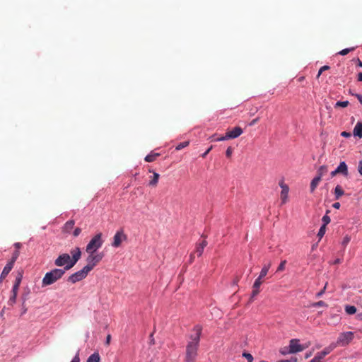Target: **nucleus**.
I'll list each match as a JSON object with an SVG mask.
<instances>
[{
  "label": "nucleus",
  "mask_w": 362,
  "mask_h": 362,
  "mask_svg": "<svg viewBox=\"0 0 362 362\" xmlns=\"http://www.w3.org/2000/svg\"><path fill=\"white\" fill-rule=\"evenodd\" d=\"M193 334L189 337V341L186 346L185 362H195L197 351L199 346L200 337L202 332V327L197 325L192 329Z\"/></svg>",
  "instance_id": "f257e3e1"
},
{
  "label": "nucleus",
  "mask_w": 362,
  "mask_h": 362,
  "mask_svg": "<svg viewBox=\"0 0 362 362\" xmlns=\"http://www.w3.org/2000/svg\"><path fill=\"white\" fill-rule=\"evenodd\" d=\"M65 274L64 269H54L47 272L42 281V286H47L53 284L59 280Z\"/></svg>",
  "instance_id": "f03ea898"
},
{
  "label": "nucleus",
  "mask_w": 362,
  "mask_h": 362,
  "mask_svg": "<svg viewBox=\"0 0 362 362\" xmlns=\"http://www.w3.org/2000/svg\"><path fill=\"white\" fill-rule=\"evenodd\" d=\"M103 241L102 240V233L96 234L86 245V251L87 253L96 252L97 250L100 248L103 245Z\"/></svg>",
  "instance_id": "7ed1b4c3"
},
{
  "label": "nucleus",
  "mask_w": 362,
  "mask_h": 362,
  "mask_svg": "<svg viewBox=\"0 0 362 362\" xmlns=\"http://www.w3.org/2000/svg\"><path fill=\"white\" fill-rule=\"evenodd\" d=\"M103 253L93 252L88 253L86 259L87 264L84 267L89 272L95 267L103 258Z\"/></svg>",
  "instance_id": "20e7f679"
},
{
  "label": "nucleus",
  "mask_w": 362,
  "mask_h": 362,
  "mask_svg": "<svg viewBox=\"0 0 362 362\" xmlns=\"http://www.w3.org/2000/svg\"><path fill=\"white\" fill-rule=\"evenodd\" d=\"M54 264L57 267L64 266L63 269H64L65 272L74 266V264H71V257L67 253H63L59 255V257L54 260Z\"/></svg>",
  "instance_id": "39448f33"
},
{
  "label": "nucleus",
  "mask_w": 362,
  "mask_h": 362,
  "mask_svg": "<svg viewBox=\"0 0 362 362\" xmlns=\"http://www.w3.org/2000/svg\"><path fill=\"white\" fill-rule=\"evenodd\" d=\"M354 333L353 332H345L339 334L337 341V345L345 346L354 339Z\"/></svg>",
  "instance_id": "423d86ee"
},
{
  "label": "nucleus",
  "mask_w": 362,
  "mask_h": 362,
  "mask_svg": "<svg viewBox=\"0 0 362 362\" xmlns=\"http://www.w3.org/2000/svg\"><path fill=\"white\" fill-rule=\"evenodd\" d=\"M243 131L241 127H235L230 131H228L225 136L219 137L216 139V141H225L232 139H235L240 136L243 134Z\"/></svg>",
  "instance_id": "0eeeda50"
},
{
  "label": "nucleus",
  "mask_w": 362,
  "mask_h": 362,
  "mask_svg": "<svg viewBox=\"0 0 362 362\" xmlns=\"http://www.w3.org/2000/svg\"><path fill=\"white\" fill-rule=\"evenodd\" d=\"M272 266V262H269L267 264H264L259 276L255 279L252 287H260L263 283V279L268 274L269 269Z\"/></svg>",
  "instance_id": "6e6552de"
},
{
  "label": "nucleus",
  "mask_w": 362,
  "mask_h": 362,
  "mask_svg": "<svg viewBox=\"0 0 362 362\" xmlns=\"http://www.w3.org/2000/svg\"><path fill=\"white\" fill-rule=\"evenodd\" d=\"M89 272L86 269L85 267H83L82 269L74 273L71 276H69L68 281H70L72 284H75L79 281H81L82 279H85Z\"/></svg>",
  "instance_id": "1a4fd4ad"
},
{
  "label": "nucleus",
  "mask_w": 362,
  "mask_h": 362,
  "mask_svg": "<svg viewBox=\"0 0 362 362\" xmlns=\"http://www.w3.org/2000/svg\"><path fill=\"white\" fill-rule=\"evenodd\" d=\"M127 239V236L124 234L123 230H118L114 235L112 245L115 247H118L120 246L122 242Z\"/></svg>",
  "instance_id": "9d476101"
},
{
  "label": "nucleus",
  "mask_w": 362,
  "mask_h": 362,
  "mask_svg": "<svg viewBox=\"0 0 362 362\" xmlns=\"http://www.w3.org/2000/svg\"><path fill=\"white\" fill-rule=\"evenodd\" d=\"M305 349V347L299 344V340L297 339H293L289 343V354H295L300 352Z\"/></svg>",
  "instance_id": "9b49d317"
},
{
  "label": "nucleus",
  "mask_w": 362,
  "mask_h": 362,
  "mask_svg": "<svg viewBox=\"0 0 362 362\" xmlns=\"http://www.w3.org/2000/svg\"><path fill=\"white\" fill-rule=\"evenodd\" d=\"M279 186L281 188V204H284L286 203V202L288 200L289 187L286 184L284 183V181H281L279 182Z\"/></svg>",
  "instance_id": "f8f14e48"
},
{
  "label": "nucleus",
  "mask_w": 362,
  "mask_h": 362,
  "mask_svg": "<svg viewBox=\"0 0 362 362\" xmlns=\"http://www.w3.org/2000/svg\"><path fill=\"white\" fill-rule=\"evenodd\" d=\"M337 347V344H332L329 346L325 347L321 352H319L316 354L315 357L318 358L320 361L327 354H329L334 349Z\"/></svg>",
  "instance_id": "ddd939ff"
},
{
  "label": "nucleus",
  "mask_w": 362,
  "mask_h": 362,
  "mask_svg": "<svg viewBox=\"0 0 362 362\" xmlns=\"http://www.w3.org/2000/svg\"><path fill=\"white\" fill-rule=\"evenodd\" d=\"M70 253L71 255V264H76V262L80 259L81 257V249L78 247L72 249L71 251H70Z\"/></svg>",
  "instance_id": "4468645a"
},
{
  "label": "nucleus",
  "mask_w": 362,
  "mask_h": 362,
  "mask_svg": "<svg viewBox=\"0 0 362 362\" xmlns=\"http://www.w3.org/2000/svg\"><path fill=\"white\" fill-rule=\"evenodd\" d=\"M207 241L206 240H202L201 242L197 243L196 245V250L194 251V253L197 255L198 257H201L204 249L207 245Z\"/></svg>",
  "instance_id": "2eb2a0df"
},
{
  "label": "nucleus",
  "mask_w": 362,
  "mask_h": 362,
  "mask_svg": "<svg viewBox=\"0 0 362 362\" xmlns=\"http://www.w3.org/2000/svg\"><path fill=\"white\" fill-rule=\"evenodd\" d=\"M338 174H341L344 176L348 175V167L344 161L339 163V166L336 168Z\"/></svg>",
  "instance_id": "dca6fc26"
},
{
  "label": "nucleus",
  "mask_w": 362,
  "mask_h": 362,
  "mask_svg": "<svg viewBox=\"0 0 362 362\" xmlns=\"http://www.w3.org/2000/svg\"><path fill=\"white\" fill-rule=\"evenodd\" d=\"M23 279V272H18L15 279L14 284L13 286L12 290L18 291L20 284L21 283Z\"/></svg>",
  "instance_id": "f3484780"
},
{
  "label": "nucleus",
  "mask_w": 362,
  "mask_h": 362,
  "mask_svg": "<svg viewBox=\"0 0 362 362\" xmlns=\"http://www.w3.org/2000/svg\"><path fill=\"white\" fill-rule=\"evenodd\" d=\"M353 134L355 136L362 138V122H358L354 128Z\"/></svg>",
  "instance_id": "a211bd4d"
},
{
  "label": "nucleus",
  "mask_w": 362,
  "mask_h": 362,
  "mask_svg": "<svg viewBox=\"0 0 362 362\" xmlns=\"http://www.w3.org/2000/svg\"><path fill=\"white\" fill-rule=\"evenodd\" d=\"M13 267V266H12L11 264H8V263L6 264V265L4 267L3 271L1 274L0 282L6 277V276L11 271Z\"/></svg>",
  "instance_id": "6ab92c4d"
},
{
  "label": "nucleus",
  "mask_w": 362,
  "mask_h": 362,
  "mask_svg": "<svg viewBox=\"0 0 362 362\" xmlns=\"http://www.w3.org/2000/svg\"><path fill=\"white\" fill-rule=\"evenodd\" d=\"M150 173H153V175L149 181L148 185L152 187H156L158 182L160 175L157 173L153 172L151 170H149Z\"/></svg>",
  "instance_id": "aec40b11"
},
{
  "label": "nucleus",
  "mask_w": 362,
  "mask_h": 362,
  "mask_svg": "<svg viewBox=\"0 0 362 362\" xmlns=\"http://www.w3.org/2000/svg\"><path fill=\"white\" fill-rule=\"evenodd\" d=\"M321 179L322 178H320V177H317V176H316L315 177H314L313 179V180L310 182V192H313L315 191V189L319 185L320 182L321 181Z\"/></svg>",
  "instance_id": "412c9836"
},
{
  "label": "nucleus",
  "mask_w": 362,
  "mask_h": 362,
  "mask_svg": "<svg viewBox=\"0 0 362 362\" xmlns=\"http://www.w3.org/2000/svg\"><path fill=\"white\" fill-rule=\"evenodd\" d=\"M18 291L11 290V296L8 300V304L11 306H13L16 302Z\"/></svg>",
  "instance_id": "4be33fe9"
},
{
  "label": "nucleus",
  "mask_w": 362,
  "mask_h": 362,
  "mask_svg": "<svg viewBox=\"0 0 362 362\" xmlns=\"http://www.w3.org/2000/svg\"><path fill=\"white\" fill-rule=\"evenodd\" d=\"M100 356L98 352L91 354L87 359V362H100Z\"/></svg>",
  "instance_id": "5701e85b"
},
{
  "label": "nucleus",
  "mask_w": 362,
  "mask_h": 362,
  "mask_svg": "<svg viewBox=\"0 0 362 362\" xmlns=\"http://www.w3.org/2000/svg\"><path fill=\"white\" fill-rule=\"evenodd\" d=\"M344 194V191L343 190L341 187L339 185H337L334 189L335 199H339Z\"/></svg>",
  "instance_id": "b1692460"
},
{
  "label": "nucleus",
  "mask_w": 362,
  "mask_h": 362,
  "mask_svg": "<svg viewBox=\"0 0 362 362\" xmlns=\"http://www.w3.org/2000/svg\"><path fill=\"white\" fill-rule=\"evenodd\" d=\"M159 156H160V153H150V154L147 155V156L145 157L144 160H145V161L148 162V163H150V162H153V161H154V160L156 159V158H157V157H158Z\"/></svg>",
  "instance_id": "393cba45"
},
{
  "label": "nucleus",
  "mask_w": 362,
  "mask_h": 362,
  "mask_svg": "<svg viewBox=\"0 0 362 362\" xmlns=\"http://www.w3.org/2000/svg\"><path fill=\"white\" fill-rule=\"evenodd\" d=\"M328 172L327 166L326 165H322L320 167V168L317 170V177H322L325 175Z\"/></svg>",
  "instance_id": "a878e982"
},
{
  "label": "nucleus",
  "mask_w": 362,
  "mask_h": 362,
  "mask_svg": "<svg viewBox=\"0 0 362 362\" xmlns=\"http://www.w3.org/2000/svg\"><path fill=\"white\" fill-rule=\"evenodd\" d=\"M75 222L73 220L68 221L64 225L66 232H69L74 226Z\"/></svg>",
  "instance_id": "bb28decb"
},
{
  "label": "nucleus",
  "mask_w": 362,
  "mask_h": 362,
  "mask_svg": "<svg viewBox=\"0 0 362 362\" xmlns=\"http://www.w3.org/2000/svg\"><path fill=\"white\" fill-rule=\"evenodd\" d=\"M345 311L348 315H354L356 313V308L354 305H346Z\"/></svg>",
  "instance_id": "cd10ccee"
},
{
  "label": "nucleus",
  "mask_w": 362,
  "mask_h": 362,
  "mask_svg": "<svg viewBox=\"0 0 362 362\" xmlns=\"http://www.w3.org/2000/svg\"><path fill=\"white\" fill-rule=\"evenodd\" d=\"M19 254H20V252L19 250H15L13 253V255H12V257H11V259L10 260V262H8V264H11L12 266L14 265V263L16 261V259H18V256H19Z\"/></svg>",
  "instance_id": "c85d7f7f"
},
{
  "label": "nucleus",
  "mask_w": 362,
  "mask_h": 362,
  "mask_svg": "<svg viewBox=\"0 0 362 362\" xmlns=\"http://www.w3.org/2000/svg\"><path fill=\"white\" fill-rule=\"evenodd\" d=\"M349 101H338L336 103V104L334 105V107L335 108H337V107H346L349 105Z\"/></svg>",
  "instance_id": "c756f323"
},
{
  "label": "nucleus",
  "mask_w": 362,
  "mask_h": 362,
  "mask_svg": "<svg viewBox=\"0 0 362 362\" xmlns=\"http://www.w3.org/2000/svg\"><path fill=\"white\" fill-rule=\"evenodd\" d=\"M328 305L323 300L312 303L310 307H327Z\"/></svg>",
  "instance_id": "7c9ffc66"
},
{
  "label": "nucleus",
  "mask_w": 362,
  "mask_h": 362,
  "mask_svg": "<svg viewBox=\"0 0 362 362\" xmlns=\"http://www.w3.org/2000/svg\"><path fill=\"white\" fill-rule=\"evenodd\" d=\"M325 231H326V226L325 225H322L319 231H318V233H317V236L319 237L320 239H321L323 235H325Z\"/></svg>",
  "instance_id": "2f4dec72"
},
{
  "label": "nucleus",
  "mask_w": 362,
  "mask_h": 362,
  "mask_svg": "<svg viewBox=\"0 0 362 362\" xmlns=\"http://www.w3.org/2000/svg\"><path fill=\"white\" fill-rule=\"evenodd\" d=\"M354 47H351V48H346V49H344L342 50H341L340 52H338L339 54L340 55H346L347 54H349L350 52L354 50Z\"/></svg>",
  "instance_id": "473e14b6"
},
{
  "label": "nucleus",
  "mask_w": 362,
  "mask_h": 362,
  "mask_svg": "<svg viewBox=\"0 0 362 362\" xmlns=\"http://www.w3.org/2000/svg\"><path fill=\"white\" fill-rule=\"evenodd\" d=\"M329 212V211H327V214H328ZM322 222H323V225H325V226L329 224L330 223V217L329 216H327V214L325 215L323 217H322Z\"/></svg>",
  "instance_id": "72a5a7b5"
},
{
  "label": "nucleus",
  "mask_w": 362,
  "mask_h": 362,
  "mask_svg": "<svg viewBox=\"0 0 362 362\" xmlns=\"http://www.w3.org/2000/svg\"><path fill=\"white\" fill-rule=\"evenodd\" d=\"M286 264V260H283L281 262L280 264L279 265L276 272H282L285 269V266Z\"/></svg>",
  "instance_id": "f704fd0d"
},
{
  "label": "nucleus",
  "mask_w": 362,
  "mask_h": 362,
  "mask_svg": "<svg viewBox=\"0 0 362 362\" xmlns=\"http://www.w3.org/2000/svg\"><path fill=\"white\" fill-rule=\"evenodd\" d=\"M189 145V142L188 141H184V142H182V143H180L177 146H176V150H181L184 148H185L186 146H187Z\"/></svg>",
  "instance_id": "c9c22d12"
},
{
  "label": "nucleus",
  "mask_w": 362,
  "mask_h": 362,
  "mask_svg": "<svg viewBox=\"0 0 362 362\" xmlns=\"http://www.w3.org/2000/svg\"><path fill=\"white\" fill-rule=\"evenodd\" d=\"M243 356L245 357L247 360V362H252V361H253L252 356L249 353L244 352L243 354Z\"/></svg>",
  "instance_id": "e433bc0d"
},
{
  "label": "nucleus",
  "mask_w": 362,
  "mask_h": 362,
  "mask_svg": "<svg viewBox=\"0 0 362 362\" xmlns=\"http://www.w3.org/2000/svg\"><path fill=\"white\" fill-rule=\"evenodd\" d=\"M351 240V238L349 235H346L341 242L343 246L346 247Z\"/></svg>",
  "instance_id": "4c0bfd02"
},
{
  "label": "nucleus",
  "mask_w": 362,
  "mask_h": 362,
  "mask_svg": "<svg viewBox=\"0 0 362 362\" xmlns=\"http://www.w3.org/2000/svg\"><path fill=\"white\" fill-rule=\"evenodd\" d=\"M259 288L260 287H253V290H252V296H251V299L252 298H254L255 296H256L259 293V291H260Z\"/></svg>",
  "instance_id": "58836bf2"
},
{
  "label": "nucleus",
  "mask_w": 362,
  "mask_h": 362,
  "mask_svg": "<svg viewBox=\"0 0 362 362\" xmlns=\"http://www.w3.org/2000/svg\"><path fill=\"white\" fill-rule=\"evenodd\" d=\"M329 69V66H327V65H325V66H322V67L320 69L319 71H318V74H317V77H319V76L322 74V73L323 71H326V70H328Z\"/></svg>",
  "instance_id": "ea45409f"
},
{
  "label": "nucleus",
  "mask_w": 362,
  "mask_h": 362,
  "mask_svg": "<svg viewBox=\"0 0 362 362\" xmlns=\"http://www.w3.org/2000/svg\"><path fill=\"white\" fill-rule=\"evenodd\" d=\"M327 283L325 284L324 288L320 291L318 292L317 294H316V297L317 298H320L321 297L325 292V290L327 288Z\"/></svg>",
  "instance_id": "a19ab883"
},
{
  "label": "nucleus",
  "mask_w": 362,
  "mask_h": 362,
  "mask_svg": "<svg viewBox=\"0 0 362 362\" xmlns=\"http://www.w3.org/2000/svg\"><path fill=\"white\" fill-rule=\"evenodd\" d=\"M233 153V148L229 146L228 147L226 151V155L228 158H230L231 157V155Z\"/></svg>",
  "instance_id": "79ce46f5"
},
{
  "label": "nucleus",
  "mask_w": 362,
  "mask_h": 362,
  "mask_svg": "<svg viewBox=\"0 0 362 362\" xmlns=\"http://www.w3.org/2000/svg\"><path fill=\"white\" fill-rule=\"evenodd\" d=\"M81 233V229L80 228H76L74 230L73 235H74V237H77L78 235H79V234Z\"/></svg>",
  "instance_id": "37998d69"
},
{
  "label": "nucleus",
  "mask_w": 362,
  "mask_h": 362,
  "mask_svg": "<svg viewBox=\"0 0 362 362\" xmlns=\"http://www.w3.org/2000/svg\"><path fill=\"white\" fill-rule=\"evenodd\" d=\"M71 362H80V358H79V353L78 351L76 354V356L74 357L72 361Z\"/></svg>",
  "instance_id": "c03bdc74"
},
{
  "label": "nucleus",
  "mask_w": 362,
  "mask_h": 362,
  "mask_svg": "<svg viewBox=\"0 0 362 362\" xmlns=\"http://www.w3.org/2000/svg\"><path fill=\"white\" fill-rule=\"evenodd\" d=\"M341 136H344V137H346V138H349L351 136V133L350 132H342L341 133Z\"/></svg>",
  "instance_id": "a18cd8bd"
},
{
  "label": "nucleus",
  "mask_w": 362,
  "mask_h": 362,
  "mask_svg": "<svg viewBox=\"0 0 362 362\" xmlns=\"http://www.w3.org/2000/svg\"><path fill=\"white\" fill-rule=\"evenodd\" d=\"M278 362H297V358H292L290 360H281V361H279Z\"/></svg>",
  "instance_id": "49530a36"
},
{
  "label": "nucleus",
  "mask_w": 362,
  "mask_h": 362,
  "mask_svg": "<svg viewBox=\"0 0 362 362\" xmlns=\"http://www.w3.org/2000/svg\"><path fill=\"white\" fill-rule=\"evenodd\" d=\"M22 244L21 243H16L14 244V247L16 248V250H19V249L21 247Z\"/></svg>",
  "instance_id": "de8ad7c7"
},
{
  "label": "nucleus",
  "mask_w": 362,
  "mask_h": 362,
  "mask_svg": "<svg viewBox=\"0 0 362 362\" xmlns=\"http://www.w3.org/2000/svg\"><path fill=\"white\" fill-rule=\"evenodd\" d=\"M212 149V146L209 147L203 154H202V157L203 158H205L206 156L210 152V151Z\"/></svg>",
  "instance_id": "09e8293b"
},
{
  "label": "nucleus",
  "mask_w": 362,
  "mask_h": 362,
  "mask_svg": "<svg viewBox=\"0 0 362 362\" xmlns=\"http://www.w3.org/2000/svg\"><path fill=\"white\" fill-rule=\"evenodd\" d=\"M358 172L362 175V160H361L358 163Z\"/></svg>",
  "instance_id": "8fccbe9b"
},
{
  "label": "nucleus",
  "mask_w": 362,
  "mask_h": 362,
  "mask_svg": "<svg viewBox=\"0 0 362 362\" xmlns=\"http://www.w3.org/2000/svg\"><path fill=\"white\" fill-rule=\"evenodd\" d=\"M258 120H259V118H258V117H257V118H255V119H252V120L250 122V126H253V125H255V124L258 122Z\"/></svg>",
  "instance_id": "3c124183"
},
{
  "label": "nucleus",
  "mask_w": 362,
  "mask_h": 362,
  "mask_svg": "<svg viewBox=\"0 0 362 362\" xmlns=\"http://www.w3.org/2000/svg\"><path fill=\"white\" fill-rule=\"evenodd\" d=\"M340 203L339 202H335L333 204L332 206L334 208V209H339L340 208Z\"/></svg>",
  "instance_id": "603ef678"
},
{
  "label": "nucleus",
  "mask_w": 362,
  "mask_h": 362,
  "mask_svg": "<svg viewBox=\"0 0 362 362\" xmlns=\"http://www.w3.org/2000/svg\"><path fill=\"white\" fill-rule=\"evenodd\" d=\"M110 340H111V335H110V334H108V335L107 336L106 341H105V343H106V344H107V345H109V344H110Z\"/></svg>",
  "instance_id": "864d4df0"
},
{
  "label": "nucleus",
  "mask_w": 362,
  "mask_h": 362,
  "mask_svg": "<svg viewBox=\"0 0 362 362\" xmlns=\"http://www.w3.org/2000/svg\"><path fill=\"white\" fill-rule=\"evenodd\" d=\"M354 95L357 98L358 101L362 104V95L361 94H355Z\"/></svg>",
  "instance_id": "5fc2aeb1"
},
{
  "label": "nucleus",
  "mask_w": 362,
  "mask_h": 362,
  "mask_svg": "<svg viewBox=\"0 0 362 362\" xmlns=\"http://www.w3.org/2000/svg\"><path fill=\"white\" fill-rule=\"evenodd\" d=\"M337 175H338V173H337L336 169L334 171L331 172V173H330V175L332 177L336 176Z\"/></svg>",
  "instance_id": "6e6d98bb"
},
{
  "label": "nucleus",
  "mask_w": 362,
  "mask_h": 362,
  "mask_svg": "<svg viewBox=\"0 0 362 362\" xmlns=\"http://www.w3.org/2000/svg\"><path fill=\"white\" fill-rule=\"evenodd\" d=\"M356 319L358 320H362V313H358L356 315Z\"/></svg>",
  "instance_id": "4d7b16f0"
},
{
  "label": "nucleus",
  "mask_w": 362,
  "mask_h": 362,
  "mask_svg": "<svg viewBox=\"0 0 362 362\" xmlns=\"http://www.w3.org/2000/svg\"><path fill=\"white\" fill-rule=\"evenodd\" d=\"M194 254H195L194 252L191 253L190 257H189L190 262H193V260L194 259Z\"/></svg>",
  "instance_id": "13d9d810"
},
{
  "label": "nucleus",
  "mask_w": 362,
  "mask_h": 362,
  "mask_svg": "<svg viewBox=\"0 0 362 362\" xmlns=\"http://www.w3.org/2000/svg\"><path fill=\"white\" fill-rule=\"evenodd\" d=\"M309 362H322L318 358H317L315 356Z\"/></svg>",
  "instance_id": "bf43d9fd"
},
{
  "label": "nucleus",
  "mask_w": 362,
  "mask_h": 362,
  "mask_svg": "<svg viewBox=\"0 0 362 362\" xmlns=\"http://www.w3.org/2000/svg\"><path fill=\"white\" fill-rule=\"evenodd\" d=\"M358 81H362V73L360 72L358 74Z\"/></svg>",
  "instance_id": "052dcab7"
},
{
  "label": "nucleus",
  "mask_w": 362,
  "mask_h": 362,
  "mask_svg": "<svg viewBox=\"0 0 362 362\" xmlns=\"http://www.w3.org/2000/svg\"><path fill=\"white\" fill-rule=\"evenodd\" d=\"M340 262H341L340 259H337L336 260H334V264H339Z\"/></svg>",
  "instance_id": "680f3d73"
},
{
  "label": "nucleus",
  "mask_w": 362,
  "mask_h": 362,
  "mask_svg": "<svg viewBox=\"0 0 362 362\" xmlns=\"http://www.w3.org/2000/svg\"><path fill=\"white\" fill-rule=\"evenodd\" d=\"M358 65L360 66V67H362V62L358 59Z\"/></svg>",
  "instance_id": "e2e57ef3"
},
{
  "label": "nucleus",
  "mask_w": 362,
  "mask_h": 362,
  "mask_svg": "<svg viewBox=\"0 0 362 362\" xmlns=\"http://www.w3.org/2000/svg\"><path fill=\"white\" fill-rule=\"evenodd\" d=\"M310 355H311V354H308L306 355L305 358H308Z\"/></svg>",
  "instance_id": "0e129e2a"
},
{
  "label": "nucleus",
  "mask_w": 362,
  "mask_h": 362,
  "mask_svg": "<svg viewBox=\"0 0 362 362\" xmlns=\"http://www.w3.org/2000/svg\"><path fill=\"white\" fill-rule=\"evenodd\" d=\"M281 353L282 354H286V352L283 351H281Z\"/></svg>",
  "instance_id": "69168bd1"
},
{
  "label": "nucleus",
  "mask_w": 362,
  "mask_h": 362,
  "mask_svg": "<svg viewBox=\"0 0 362 362\" xmlns=\"http://www.w3.org/2000/svg\"><path fill=\"white\" fill-rule=\"evenodd\" d=\"M23 313H25L26 312V310L23 309Z\"/></svg>",
  "instance_id": "338daca9"
},
{
  "label": "nucleus",
  "mask_w": 362,
  "mask_h": 362,
  "mask_svg": "<svg viewBox=\"0 0 362 362\" xmlns=\"http://www.w3.org/2000/svg\"><path fill=\"white\" fill-rule=\"evenodd\" d=\"M23 313H25L26 312V310L23 309Z\"/></svg>",
  "instance_id": "774afa93"
}]
</instances>
